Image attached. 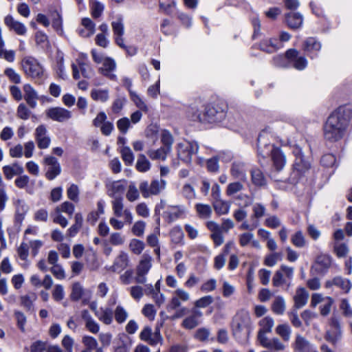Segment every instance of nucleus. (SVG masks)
Masks as SVG:
<instances>
[{
	"mask_svg": "<svg viewBox=\"0 0 352 352\" xmlns=\"http://www.w3.org/2000/svg\"><path fill=\"white\" fill-rule=\"evenodd\" d=\"M126 197L130 202H133L139 199L140 192L134 183H131L129 185Z\"/></svg>",
	"mask_w": 352,
	"mask_h": 352,
	"instance_id": "603ef678",
	"label": "nucleus"
},
{
	"mask_svg": "<svg viewBox=\"0 0 352 352\" xmlns=\"http://www.w3.org/2000/svg\"><path fill=\"white\" fill-rule=\"evenodd\" d=\"M293 276L294 268L283 265L276 271L272 278V284L274 287H280L285 284L289 287Z\"/></svg>",
	"mask_w": 352,
	"mask_h": 352,
	"instance_id": "9d476101",
	"label": "nucleus"
},
{
	"mask_svg": "<svg viewBox=\"0 0 352 352\" xmlns=\"http://www.w3.org/2000/svg\"><path fill=\"white\" fill-rule=\"evenodd\" d=\"M130 96L132 101L140 111L148 112V108L145 102L134 91H130Z\"/></svg>",
	"mask_w": 352,
	"mask_h": 352,
	"instance_id": "09e8293b",
	"label": "nucleus"
},
{
	"mask_svg": "<svg viewBox=\"0 0 352 352\" xmlns=\"http://www.w3.org/2000/svg\"><path fill=\"white\" fill-rule=\"evenodd\" d=\"M294 308L298 309L305 306L307 303V292L304 287H299L296 289L294 296Z\"/></svg>",
	"mask_w": 352,
	"mask_h": 352,
	"instance_id": "c756f323",
	"label": "nucleus"
},
{
	"mask_svg": "<svg viewBox=\"0 0 352 352\" xmlns=\"http://www.w3.org/2000/svg\"><path fill=\"white\" fill-rule=\"evenodd\" d=\"M213 207L219 215L228 214L230 210V205L221 199L213 201Z\"/></svg>",
	"mask_w": 352,
	"mask_h": 352,
	"instance_id": "37998d69",
	"label": "nucleus"
},
{
	"mask_svg": "<svg viewBox=\"0 0 352 352\" xmlns=\"http://www.w3.org/2000/svg\"><path fill=\"white\" fill-rule=\"evenodd\" d=\"M116 321L119 324L124 323L129 317L127 311L122 305H118L114 310Z\"/></svg>",
	"mask_w": 352,
	"mask_h": 352,
	"instance_id": "c03bdc74",
	"label": "nucleus"
},
{
	"mask_svg": "<svg viewBox=\"0 0 352 352\" xmlns=\"http://www.w3.org/2000/svg\"><path fill=\"white\" fill-rule=\"evenodd\" d=\"M135 167L138 171L144 173L150 169L151 163L145 155L141 154L138 156Z\"/></svg>",
	"mask_w": 352,
	"mask_h": 352,
	"instance_id": "de8ad7c7",
	"label": "nucleus"
},
{
	"mask_svg": "<svg viewBox=\"0 0 352 352\" xmlns=\"http://www.w3.org/2000/svg\"><path fill=\"white\" fill-rule=\"evenodd\" d=\"M285 19L288 26L292 29L300 28L303 21L302 15L297 12L288 13L286 14Z\"/></svg>",
	"mask_w": 352,
	"mask_h": 352,
	"instance_id": "7c9ffc66",
	"label": "nucleus"
},
{
	"mask_svg": "<svg viewBox=\"0 0 352 352\" xmlns=\"http://www.w3.org/2000/svg\"><path fill=\"white\" fill-rule=\"evenodd\" d=\"M131 126V122L128 118H122L118 120L117 122V127L119 131L123 133L126 134L128 131V129Z\"/></svg>",
	"mask_w": 352,
	"mask_h": 352,
	"instance_id": "774afa93",
	"label": "nucleus"
},
{
	"mask_svg": "<svg viewBox=\"0 0 352 352\" xmlns=\"http://www.w3.org/2000/svg\"><path fill=\"white\" fill-rule=\"evenodd\" d=\"M199 146L196 142H182L177 144L178 157L185 163L191 162L193 154L197 153Z\"/></svg>",
	"mask_w": 352,
	"mask_h": 352,
	"instance_id": "9b49d317",
	"label": "nucleus"
},
{
	"mask_svg": "<svg viewBox=\"0 0 352 352\" xmlns=\"http://www.w3.org/2000/svg\"><path fill=\"white\" fill-rule=\"evenodd\" d=\"M166 186V182L163 179H153L151 183L148 181H142L139 188L144 198L160 195Z\"/></svg>",
	"mask_w": 352,
	"mask_h": 352,
	"instance_id": "39448f33",
	"label": "nucleus"
},
{
	"mask_svg": "<svg viewBox=\"0 0 352 352\" xmlns=\"http://www.w3.org/2000/svg\"><path fill=\"white\" fill-rule=\"evenodd\" d=\"M112 210L116 217L124 218V222L131 224L133 221V215L131 211L124 208L123 204V197H118L111 201Z\"/></svg>",
	"mask_w": 352,
	"mask_h": 352,
	"instance_id": "ddd939ff",
	"label": "nucleus"
},
{
	"mask_svg": "<svg viewBox=\"0 0 352 352\" xmlns=\"http://www.w3.org/2000/svg\"><path fill=\"white\" fill-rule=\"evenodd\" d=\"M260 47L261 50L267 53H272L279 48L277 40L275 38H267L263 40L261 43Z\"/></svg>",
	"mask_w": 352,
	"mask_h": 352,
	"instance_id": "e433bc0d",
	"label": "nucleus"
},
{
	"mask_svg": "<svg viewBox=\"0 0 352 352\" xmlns=\"http://www.w3.org/2000/svg\"><path fill=\"white\" fill-rule=\"evenodd\" d=\"M252 183L258 186L266 184V179L262 171L258 168H254L251 171Z\"/></svg>",
	"mask_w": 352,
	"mask_h": 352,
	"instance_id": "a19ab883",
	"label": "nucleus"
},
{
	"mask_svg": "<svg viewBox=\"0 0 352 352\" xmlns=\"http://www.w3.org/2000/svg\"><path fill=\"white\" fill-rule=\"evenodd\" d=\"M91 98L100 102H105L109 98V89H94L91 91Z\"/></svg>",
	"mask_w": 352,
	"mask_h": 352,
	"instance_id": "473e14b6",
	"label": "nucleus"
},
{
	"mask_svg": "<svg viewBox=\"0 0 352 352\" xmlns=\"http://www.w3.org/2000/svg\"><path fill=\"white\" fill-rule=\"evenodd\" d=\"M202 312L197 309L191 310V315L186 317L182 323V326L186 329H192L199 325V319L202 317Z\"/></svg>",
	"mask_w": 352,
	"mask_h": 352,
	"instance_id": "b1692460",
	"label": "nucleus"
},
{
	"mask_svg": "<svg viewBox=\"0 0 352 352\" xmlns=\"http://www.w3.org/2000/svg\"><path fill=\"white\" fill-rule=\"evenodd\" d=\"M276 332L286 342L289 341L290 339L292 331L288 324H283L278 325L276 328Z\"/></svg>",
	"mask_w": 352,
	"mask_h": 352,
	"instance_id": "3c124183",
	"label": "nucleus"
},
{
	"mask_svg": "<svg viewBox=\"0 0 352 352\" xmlns=\"http://www.w3.org/2000/svg\"><path fill=\"white\" fill-rule=\"evenodd\" d=\"M34 135L39 148L45 149L50 146L51 139L47 135V131L45 125L38 126L35 129Z\"/></svg>",
	"mask_w": 352,
	"mask_h": 352,
	"instance_id": "412c9836",
	"label": "nucleus"
},
{
	"mask_svg": "<svg viewBox=\"0 0 352 352\" xmlns=\"http://www.w3.org/2000/svg\"><path fill=\"white\" fill-rule=\"evenodd\" d=\"M128 254L124 251H120L119 254L115 258L113 265L107 267V269L112 272L120 273L128 266Z\"/></svg>",
	"mask_w": 352,
	"mask_h": 352,
	"instance_id": "4be33fe9",
	"label": "nucleus"
},
{
	"mask_svg": "<svg viewBox=\"0 0 352 352\" xmlns=\"http://www.w3.org/2000/svg\"><path fill=\"white\" fill-rule=\"evenodd\" d=\"M332 257L329 254H320L316 256L311 265V270L314 274L319 276H324L331 267Z\"/></svg>",
	"mask_w": 352,
	"mask_h": 352,
	"instance_id": "6e6552de",
	"label": "nucleus"
},
{
	"mask_svg": "<svg viewBox=\"0 0 352 352\" xmlns=\"http://www.w3.org/2000/svg\"><path fill=\"white\" fill-rule=\"evenodd\" d=\"M286 305L283 297L277 296L272 304V311L277 315H283L285 311Z\"/></svg>",
	"mask_w": 352,
	"mask_h": 352,
	"instance_id": "4c0bfd02",
	"label": "nucleus"
},
{
	"mask_svg": "<svg viewBox=\"0 0 352 352\" xmlns=\"http://www.w3.org/2000/svg\"><path fill=\"white\" fill-rule=\"evenodd\" d=\"M152 267V257L148 254H144L137 265L135 281L139 284L146 282V274Z\"/></svg>",
	"mask_w": 352,
	"mask_h": 352,
	"instance_id": "0eeeda50",
	"label": "nucleus"
},
{
	"mask_svg": "<svg viewBox=\"0 0 352 352\" xmlns=\"http://www.w3.org/2000/svg\"><path fill=\"white\" fill-rule=\"evenodd\" d=\"M329 324L330 328L327 330L324 338L327 342L335 346L342 339V336L340 317L338 315L333 314L329 320Z\"/></svg>",
	"mask_w": 352,
	"mask_h": 352,
	"instance_id": "423d86ee",
	"label": "nucleus"
},
{
	"mask_svg": "<svg viewBox=\"0 0 352 352\" xmlns=\"http://www.w3.org/2000/svg\"><path fill=\"white\" fill-rule=\"evenodd\" d=\"M144 248V243L137 239H132L129 244L130 251L136 255H140L143 252Z\"/></svg>",
	"mask_w": 352,
	"mask_h": 352,
	"instance_id": "58836bf2",
	"label": "nucleus"
},
{
	"mask_svg": "<svg viewBox=\"0 0 352 352\" xmlns=\"http://www.w3.org/2000/svg\"><path fill=\"white\" fill-rule=\"evenodd\" d=\"M190 294L182 288H178L173 292L172 298L168 303V309L175 310L179 308L182 302L190 300Z\"/></svg>",
	"mask_w": 352,
	"mask_h": 352,
	"instance_id": "f3484780",
	"label": "nucleus"
},
{
	"mask_svg": "<svg viewBox=\"0 0 352 352\" xmlns=\"http://www.w3.org/2000/svg\"><path fill=\"white\" fill-rule=\"evenodd\" d=\"M120 154L122 159L126 165L130 166L133 164L134 161V155L131 149L129 146H122L120 149Z\"/></svg>",
	"mask_w": 352,
	"mask_h": 352,
	"instance_id": "49530a36",
	"label": "nucleus"
},
{
	"mask_svg": "<svg viewBox=\"0 0 352 352\" xmlns=\"http://www.w3.org/2000/svg\"><path fill=\"white\" fill-rule=\"evenodd\" d=\"M161 141L164 147H168L169 150H171V146L173 143V138L169 131L166 130L162 131L161 133Z\"/></svg>",
	"mask_w": 352,
	"mask_h": 352,
	"instance_id": "0e129e2a",
	"label": "nucleus"
},
{
	"mask_svg": "<svg viewBox=\"0 0 352 352\" xmlns=\"http://www.w3.org/2000/svg\"><path fill=\"white\" fill-rule=\"evenodd\" d=\"M258 324L261 327L259 331L270 333L272 331V327L274 325V321L272 317L266 316L261 319Z\"/></svg>",
	"mask_w": 352,
	"mask_h": 352,
	"instance_id": "a18cd8bd",
	"label": "nucleus"
},
{
	"mask_svg": "<svg viewBox=\"0 0 352 352\" xmlns=\"http://www.w3.org/2000/svg\"><path fill=\"white\" fill-rule=\"evenodd\" d=\"M46 116L59 122L67 121L72 118V112L63 107H52L46 111Z\"/></svg>",
	"mask_w": 352,
	"mask_h": 352,
	"instance_id": "a211bd4d",
	"label": "nucleus"
},
{
	"mask_svg": "<svg viewBox=\"0 0 352 352\" xmlns=\"http://www.w3.org/2000/svg\"><path fill=\"white\" fill-rule=\"evenodd\" d=\"M294 152L296 155V158L294 164V170L300 174L305 173L307 170V166L306 163L303 161L302 155H301V151L298 148H296Z\"/></svg>",
	"mask_w": 352,
	"mask_h": 352,
	"instance_id": "2f4dec72",
	"label": "nucleus"
},
{
	"mask_svg": "<svg viewBox=\"0 0 352 352\" xmlns=\"http://www.w3.org/2000/svg\"><path fill=\"white\" fill-rule=\"evenodd\" d=\"M4 75L13 83L19 84L21 82L20 74L11 67H8L4 70Z\"/></svg>",
	"mask_w": 352,
	"mask_h": 352,
	"instance_id": "6e6d98bb",
	"label": "nucleus"
},
{
	"mask_svg": "<svg viewBox=\"0 0 352 352\" xmlns=\"http://www.w3.org/2000/svg\"><path fill=\"white\" fill-rule=\"evenodd\" d=\"M195 209L199 217L201 219L210 217L212 212V208L208 204H197L195 206Z\"/></svg>",
	"mask_w": 352,
	"mask_h": 352,
	"instance_id": "79ce46f5",
	"label": "nucleus"
},
{
	"mask_svg": "<svg viewBox=\"0 0 352 352\" xmlns=\"http://www.w3.org/2000/svg\"><path fill=\"white\" fill-rule=\"evenodd\" d=\"M268 134L263 131L258 138V152L263 157L272 156L274 166L277 170L283 168L286 164L285 156L278 148H274V145L267 142Z\"/></svg>",
	"mask_w": 352,
	"mask_h": 352,
	"instance_id": "f03ea898",
	"label": "nucleus"
},
{
	"mask_svg": "<svg viewBox=\"0 0 352 352\" xmlns=\"http://www.w3.org/2000/svg\"><path fill=\"white\" fill-rule=\"evenodd\" d=\"M43 164L47 166L45 176L47 179L52 181L61 173V167L58 160L53 156L47 155L43 159Z\"/></svg>",
	"mask_w": 352,
	"mask_h": 352,
	"instance_id": "f8f14e48",
	"label": "nucleus"
},
{
	"mask_svg": "<svg viewBox=\"0 0 352 352\" xmlns=\"http://www.w3.org/2000/svg\"><path fill=\"white\" fill-rule=\"evenodd\" d=\"M22 68L24 72L34 78L41 79L43 76V69L37 60L31 57H25L22 60Z\"/></svg>",
	"mask_w": 352,
	"mask_h": 352,
	"instance_id": "1a4fd4ad",
	"label": "nucleus"
},
{
	"mask_svg": "<svg viewBox=\"0 0 352 352\" xmlns=\"http://www.w3.org/2000/svg\"><path fill=\"white\" fill-rule=\"evenodd\" d=\"M340 309L342 311L344 317L348 318H352V307L348 299L342 298L340 300Z\"/></svg>",
	"mask_w": 352,
	"mask_h": 352,
	"instance_id": "5fc2aeb1",
	"label": "nucleus"
},
{
	"mask_svg": "<svg viewBox=\"0 0 352 352\" xmlns=\"http://www.w3.org/2000/svg\"><path fill=\"white\" fill-rule=\"evenodd\" d=\"M109 241L113 245L119 246L124 243L125 238L120 232H113L109 236Z\"/></svg>",
	"mask_w": 352,
	"mask_h": 352,
	"instance_id": "052dcab7",
	"label": "nucleus"
},
{
	"mask_svg": "<svg viewBox=\"0 0 352 352\" xmlns=\"http://www.w3.org/2000/svg\"><path fill=\"white\" fill-rule=\"evenodd\" d=\"M131 342L124 335L120 336L117 340V345L114 347V352H129Z\"/></svg>",
	"mask_w": 352,
	"mask_h": 352,
	"instance_id": "f704fd0d",
	"label": "nucleus"
},
{
	"mask_svg": "<svg viewBox=\"0 0 352 352\" xmlns=\"http://www.w3.org/2000/svg\"><path fill=\"white\" fill-rule=\"evenodd\" d=\"M352 117L350 107L340 106L328 117L324 125V138L330 142H337L344 136Z\"/></svg>",
	"mask_w": 352,
	"mask_h": 352,
	"instance_id": "f257e3e1",
	"label": "nucleus"
},
{
	"mask_svg": "<svg viewBox=\"0 0 352 352\" xmlns=\"http://www.w3.org/2000/svg\"><path fill=\"white\" fill-rule=\"evenodd\" d=\"M125 183V181L122 180L107 182L105 186L107 195L113 199L122 197V194L126 188Z\"/></svg>",
	"mask_w": 352,
	"mask_h": 352,
	"instance_id": "6ab92c4d",
	"label": "nucleus"
},
{
	"mask_svg": "<svg viewBox=\"0 0 352 352\" xmlns=\"http://www.w3.org/2000/svg\"><path fill=\"white\" fill-rule=\"evenodd\" d=\"M285 58L288 62L292 64L293 67L298 70H302L307 66V60L304 56L295 49H289L286 51Z\"/></svg>",
	"mask_w": 352,
	"mask_h": 352,
	"instance_id": "4468645a",
	"label": "nucleus"
},
{
	"mask_svg": "<svg viewBox=\"0 0 352 352\" xmlns=\"http://www.w3.org/2000/svg\"><path fill=\"white\" fill-rule=\"evenodd\" d=\"M320 163L324 167H333L336 164V158L332 153H327L321 157Z\"/></svg>",
	"mask_w": 352,
	"mask_h": 352,
	"instance_id": "13d9d810",
	"label": "nucleus"
},
{
	"mask_svg": "<svg viewBox=\"0 0 352 352\" xmlns=\"http://www.w3.org/2000/svg\"><path fill=\"white\" fill-rule=\"evenodd\" d=\"M23 91L25 93L24 98L26 102L31 108H35L37 104L36 100H38L36 91L30 84H25L23 86Z\"/></svg>",
	"mask_w": 352,
	"mask_h": 352,
	"instance_id": "a878e982",
	"label": "nucleus"
},
{
	"mask_svg": "<svg viewBox=\"0 0 352 352\" xmlns=\"http://www.w3.org/2000/svg\"><path fill=\"white\" fill-rule=\"evenodd\" d=\"M112 30L114 35L116 36H123L124 32V24L122 20L120 18L117 19L111 23Z\"/></svg>",
	"mask_w": 352,
	"mask_h": 352,
	"instance_id": "bf43d9fd",
	"label": "nucleus"
},
{
	"mask_svg": "<svg viewBox=\"0 0 352 352\" xmlns=\"http://www.w3.org/2000/svg\"><path fill=\"white\" fill-rule=\"evenodd\" d=\"M83 294V288L79 283H75L72 285L71 298L73 300H78Z\"/></svg>",
	"mask_w": 352,
	"mask_h": 352,
	"instance_id": "680f3d73",
	"label": "nucleus"
},
{
	"mask_svg": "<svg viewBox=\"0 0 352 352\" xmlns=\"http://www.w3.org/2000/svg\"><path fill=\"white\" fill-rule=\"evenodd\" d=\"M4 23L10 30L14 32L18 35L23 36L27 32L26 26L23 23L14 19L11 15H7L5 17Z\"/></svg>",
	"mask_w": 352,
	"mask_h": 352,
	"instance_id": "5701e85b",
	"label": "nucleus"
},
{
	"mask_svg": "<svg viewBox=\"0 0 352 352\" xmlns=\"http://www.w3.org/2000/svg\"><path fill=\"white\" fill-rule=\"evenodd\" d=\"M184 212V208L182 206H170L164 212V217L168 222H173L182 217Z\"/></svg>",
	"mask_w": 352,
	"mask_h": 352,
	"instance_id": "cd10ccee",
	"label": "nucleus"
},
{
	"mask_svg": "<svg viewBox=\"0 0 352 352\" xmlns=\"http://www.w3.org/2000/svg\"><path fill=\"white\" fill-rule=\"evenodd\" d=\"M67 197L75 202L78 201L79 189L77 185L72 184L67 190Z\"/></svg>",
	"mask_w": 352,
	"mask_h": 352,
	"instance_id": "69168bd1",
	"label": "nucleus"
},
{
	"mask_svg": "<svg viewBox=\"0 0 352 352\" xmlns=\"http://www.w3.org/2000/svg\"><path fill=\"white\" fill-rule=\"evenodd\" d=\"M234 336H248L252 330V320L249 312L242 309L234 316L232 323Z\"/></svg>",
	"mask_w": 352,
	"mask_h": 352,
	"instance_id": "7ed1b4c3",
	"label": "nucleus"
},
{
	"mask_svg": "<svg viewBox=\"0 0 352 352\" xmlns=\"http://www.w3.org/2000/svg\"><path fill=\"white\" fill-rule=\"evenodd\" d=\"M245 164L241 162H234L231 167L230 173L234 178L245 182L247 179Z\"/></svg>",
	"mask_w": 352,
	"mask_h": 352,
	"instance_id": "393cba45",
	"label": "nucleus"
},
{
	"mask_svg": "<svg viewBox=\"0 0 352 352\" xmlns=\"http://www.w3.org/2000/svg\"><path fill=\"white\" fill-rule=\"evenodd\" d=\"M252 214L251 215V220L258 221L265 216L267 209L262 203H254L252 207Z\"/></svg>",
	"mask_w": 352,
	"mask_h": 352,
	"instance_id": "72a5a7b5",
	"label": "nucleus"
},
{
	"mask_svg": "<svg viewBox=\"0 0 352 352\" xmlns=\"http://www.w3.org/2000/svg\"><path fill=\"white\" fill-rule=\"evenodd\" d=\"M334 302L333 299L330 296L325 298L324 304L320 307V313L322 316H327L331 312V306Z\"/></svg>",
	"mask_w": 352,
	"mask_h": 352,
	"instance_id": "4d7b16f0",
	"label": "nucleus"
},
{
	"mask_svg": "<svg viewBox=\"0 0 352 352\" xmlns=\"http://www.w3.org/2000/svg\"><path fill=\"white\" fill-rule=\"evenodd\" d=\"M264 224L270 228L276 229L281 224L280 219L276 215H272L265 219Z\"/></svg>",
	"mask_w": 352,
	"mask_h": 352,
	"instance_id": "338daca9",
	"label": "nucleus"
},
{
	"mask_svg": "<svg viewBox=\"0 0 352 352\" xmlns=\"http://www.w3.org/2000/svg\"><path fill=\"white\" fill-rule=\"evenodd\" d=\"M2 169L7 179H11L14 175H22L24 172L23 168L18 163L4 166Z\"/></svg>",
	"mask_w": 352,
	"mask_h": 352,
	"instance_id": "bb28decb",
	"label": "nucleus"
},
{
	"mask_svg": "<svg viewBox=\"0 0 352 352\" xmlns=\"http://www.w3.org/2000/svg\"><path fill=\"white\" fill-rule=\"evenodd\" d=\"M37 296L32 292L20 297L21 305L27 310H30L33 307L34 302L36 300Z\"/></svg>",
	"mask_w": 352,
	"mask_h": 352,
	"instance_id": "ea45409f",
	"label": "nucleus"
},
{
	"mask_svg": "<svg viewBox=\"0 0 352 352\" xmlns=\"http://www.w3.org/2000/svg\"><path fill=\"white\" fill-rule=\"evenodd\" d=\"M78 64L73 63L72 65L73 77L74 79L78 80L81 76L85 78H91L94 74V70L91 67L84 62L77 60Z\"/></svg>",
	"mask_w": 352,
	"mask_h": 352,
	"instance_id": "dca6fc26",
	"label": "nucleus"
},
{
	"mask_svg": "<svg viewBox=\"0 0 352 352\" xmlns=\"http://www.w3.org/2000/svg\"><path fill=\"white\" fill-rule=\"evenodd\" d=\"M90 9L92 16L98 18L104 10V6L96 0H90Z\"/></svg>",
	"mask_w": 352,
	"mask_h": 352,
	"instance_id": "864d4df0",
	"label": "nucleus"
},
{
	"mask_svg": "<svg viewBox=\"0 0 352 352\" xmlns=\"http://www.w3.org/2000/svg\"><path fill=\"white\" fill-rule=\"evenodd\" d=\"M170 151L168 147H161L157 150H149L147 152L148 157L153 160H165L167 154Z\"/></svg>",
	"mask_w": 352,
	"mask_h": 352,
	"instance_id": "c9c22d12",
	"label": "nucleus"
},
{
	"mask_svg": "<svg viewBox=\"0 0 352 352\" xmlns=\"http://www.w3.org/2000/svg\"><path fill=\"white\" fill-rule=\"evenodd\" d=\"M96 316L104 324H111L113 322V311L109 307H100L96 311Z\"/></svg>",
	"mask_w": 352,
	"mask_h": 352,
	"instance_id": "c85d7f7f",
	"label": "nucleus"
},
{
	"mask_svg": "<svg viewBox=\"0 0 352 352\" xmlns=\"http://www.w3.org/2000/svg\"><path fill=\"white\" fill-rule=\"evenodd\" d=\"M204 114H198L195 117L201 122H220L226 114V107L220 104H208L204 107Z\"/></svg>",
	"mask_w": 352,
	"mask_h": 352,
	"instance_id": "20e7f679",
	"label": "nucleus"
},
{
	"mask_svg": "<svg viewBox=\"0 0 352 352\" xmlns=\"http://www.w3.org/2000/svg\"><path fill=\"white\" fill-rule=\"evenodd\" d=\"M52 294L55 301H61L65 298L63 287L61 285H56L52 290Z\"/></svg>",
	"mask_w": 352,
	"mask_h": 352,
	"instance_id": "e2e57ef3",
	"label": "nucleus"
},
{
	"mask_svg": "<svg viewBox=\"0 0 352 352\" xmlns=\"http://www.w3.org/2000/svg\"><path fill=\"white\" fill-rule=\"evenodd\" d=\"M336 287L342 290L344 294H348L352 287L351 282L340 276H336L331 279H328L324 283V287L327 289Z\"/></svg>",
	"mask_w": 352,
	"mask_h": 352,
	"instance_id": "2eb2a0df",
	"label": "nucleus"
},
{
	"mask_svg": "<svg viewBox=\"0 0 352 352\" xmlns=\"http://www.w3.org/2000/svg\"><path fill=\"white\" fill-rule=\"evenodd\" d=\"M116 69V63L115 60L109 57H106L102 63V66L99 67L98 72L104 76L111 80H116L117 76L114 74Z\"/></svg>",
	"mask_w": 352,
	"mask_h": 352,
	"instance_id": "aec40b11",
	"label": "nucleus"
},
{
	"mask_svg": "<svg viewBox=\"0 0 352 352\" xmlns=\"http://www.w3.org/2000/svg\"><path fill=\"white\" fill-rule=\"evenodd\" d=\"M82 342L85 346V349H89L90 351L97 350L99 349L98 343L96 339L90 336H84L82 338Z\"/></svg>",
	"mask_w": 352,
	"mask_h": 352,
	"instance_id": "8fccbe9b",
	"label": "nucleus"
}]
</instances>
